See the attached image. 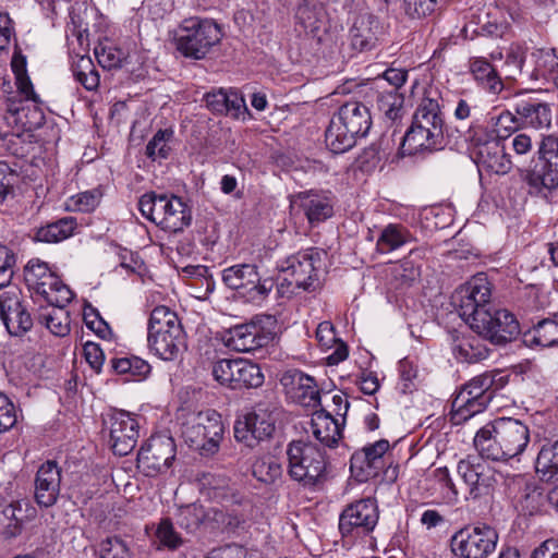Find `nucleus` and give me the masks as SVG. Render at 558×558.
<instances>
[{
    "label": "nucleus",
    "instance_id": "38",
    "mask_svg": "<svg viewBox=\"0 0 558 558\" xmlns=\"http://www.w3.org/2000/svg\"><path fill=\"white\" fill-rule=\"evenodd\" d=\"M377 108L384 116L392 121L401 120L404 108V97L396 88L377 90Z\"/></svg>",
    "mask_w": 558,
    "mask_h": 558
},
{
    "label": "nucleus",
    "instance_id": "63",
    "mask_svg": "<svg viewBox=\"0 0 558 558\" xmlns=\"http://www.w3.org/2000/svg\"><path fill=\"white\" fill-rule=\"evenodd\" d=\"M399 373L402 381V390L405 392L413 386V380L417 376L416 366L408 359H403L399 362Z\"/></svg>",
    "mask_w": 558,
    "mask_h": 558
},
{
    "label": "nucleus",
    "instance_id": "15",
    "mask_svg": "<svg viewBox=\"0 0 558 558\" xmlns=\"http://www.w3.org/2000/svg\"><path fill=\"white\" fill-rule=\"evenodd\" d=\"M379 519L375 499L364 498L348 505L339 517V531L343 537L361 538L371 534Z\"/></svg>",
    "mask_w": 558,
    "mask_h": 558
},
{
    "label": "nucleus",
    "instance_id": "11",
    "mask_svg": "<svg viewBox=\"0 0 558 558\" xmlns=\"http://www.w3.org/2000/svg\"><path fill=\"white\" fill-rule=\"evenodd\" d=\"M324 251L315 247L289 256L278 265L279 271L286 274L284 280L305 291H314L319 286V275L324 266Z\"/></svg>",
    "mask_w": 558,
    "mask_h": 558
},
{
    "label": "nucleus",
    "instance_id": "33",
    "mask_svg": "<svg viewBox=\"0 0 558 558\" xmlns=\"http://www.w3.org/2000/svg\"><path fill=\"white\" fill-rule=\"evenodd\" d=\"M414 240L408 227L401 223H389L380 231L376 242V250L380 254H388Z\"/></svg>",
    "mask_w": 558,
    "mask_h": 558
},
{
    "label": "nucleus",
    "instance_id": "29",
    "mask_svg": "<svg viewBox=\"0 0 558 558\" xmlns=\"http://www.w3.org/2000/svg\"><path fill=\"white\" fill-rule=\"evenodd\" d=\"M300 207L311 225L320 223L332 216L333 204L329 195L317 192L299 194Z\"/></svg>",
    "mask_w": 558,
    "mask_h": 558
},
{
    "label": "nucleus",
    "instance_id": "30",
    "mask_svg": "<svg viewBox=\"0 0 558 558\" xmlns=\"http://www.w3.org/2000/svg\"><path fill=\"white\" fill-rule=\"evenodd\" d=\"M307 433H311L324 446L332 448L341 438L342 430L338 420L322 410L314 413Z\"/></svg>",
    "mask_w": 558,
    "mask_h": 558
},
{
    "label": "nucleus",
    "instance_id": "54",
    "mask_svg": "<svg viewBox=\"0 0 558 558\" xmlns=\"http://www.w3.org/2000/svg\"><path fill=\"white\" fill-rule=\"evenodd\" d=\"M535 57V70L543 77L554 83V76L558 74V58L553 51L541 50Z\"/></svg>",
    "mask_w": 558,
    "mask_h": 558
},
{
    "label": "nucleus",
    "instance_id": "5",
    "mask_svg": "<svg viewBox=\"0 0 558 558\" xmlns=\"http://www.w3.org/2000/svg\"><path fill=\"white\" fill-rule=\"evenodd\" d=\"M177 420L180 425V436L190 448L198 451L203 457H210L218 452L225 426L217 411L182 410Z\"/></svg>",
    "mask_w": 558,
    "mask_h": 558
},
{
    "label": "nucleus",
    "instance_id": "50",
    "mask_svg": "<svg viewBox=\"0 0 558 558\" xmlns=\"http://www.w3.org/2000/svg\"><path fill=\"white\" fill-rule=\"evenodd\" d=\"M101 196L102 193L99 189L78 193L68 201L66 208L73 211H93L99 205Z\"/></svg>",
    "mask_w": 558,
    "mask_h": 558
},
{
    "label": "nucleus",
    "instance_id": "2",
    "mask_svg": "<svg viewBox=\"0 0 558 558\" xmlns=\"http://www.w3.org/2000/svg\"><path fill=\"white\" fill-rule=\"evenodd\" d=\"M445 119L436 99L423 98L417 106L411 126L403 135L401 150L404 155L433 153L446 146Z\"/></svg>",
    "mask_w": 558,
    "mask_h": 558
},
{
    "label": "nucleus",
    "instance_id": "36",
    "mask_svg": "<svg viewBox=\"0 0 558 558\" xmlns=\"http://www.w3.org/2000/svg\"><path fill=\"white\" fill-rule=\"evenodd\" d=\"M76 220L73 217H65L56 222L39 228L36 231L35 239L45 243H57L70 238L75 228Z\"/></svg>",
    "mask_w": 558,
    "mask_h": 558
},
{
    "label": "nucleus",
    "instance_id": "37",
    "mask_svg": "<svg viewBox=\"0 0 558 558\" xmlns=\"http://www.w3.org/2000/svg\"><path fill=\"white\" fill-rule=\"evenodd\" d=\"M252 472L257 481L265 484H275L282 478L283 468L279 458L272 454H264L254 461Z\"/></svg>",
    "mask_w": 558,
    "mask_h": 558
},
{
    "label": "nucleus",
    "instance_id": "22",
    "mask_svg": "<svg viewBox=\"0 0 558 558\" xmlns=\"http://www.w3.org/2000/svg\"><path fill=\"white\" fill-rule=\"evenodd\" d=\"M109 444L118 456H126L136 446L140 424L135 415L126 411H116L109 415Z\"/></svg>",
    "mask_w": 558,
    "mask_h": 558
},
{
    "label": "nucleus",
    "instance_id": "46",
    "mask_svg": "<svg viewBox=\"0 0 558 558\" xmlns=\"http://www.w3.org/2000/svg\"><path fill=\"white\" fill-rule=\"evenodd\" d=\"M52 284L45 282L44 290L47 293H37L43 296L50 305H68L74 293L72 290L56 275V282Z\"/></svg>",
    "mask_w": 558,
    "mask_h": 558
},
{
    "label": "nucleus",
    "instance_id": "16",
    "mask_svg": "<svg viewBox=\"0 0 558 558\" xmlns=\"http://www.w3.org/2000/svg\"><path fill=\"white\" fill-rule=\"evenodd\" d=\"M478 315L480 318H475L471 329L494 344H506L520 333L517 318L507 310L490 308Z\"/></svg>",
    "mask_w": 558,
    "mask_h": 558
},
{
    "label": "nucleus",
    "instance_id": "13",
    "mask_svg": "<svg viewBox=\"0 0 558 558\" xmlns=\"http://www.w3.org/2000/svg\"><path fill=\"white\" fill-rule=\"evenodd\" d=\"M492 283L485 274H477L453 294V303L461 318L472 326L481 312L490 310Z\"/></svg>",
    "mask_w": 558,
    "mask_h": 558
},
{
    "label": "nucleus",
    "instance_id": "7",
    "mask_svg": "<svg viewBox=\"0 0 558 558\" xmlns=\"http://www.w3.org/2000/svg\"><path fill=\"white\" fill-rule=\"evenodd\" d=\"M220 26L211 19L190 16L179 24L174 34L175 49L185 58L204 59L220 43Z\"/></svg>",
    "mask_w": 558,
    "mask_h": 558
},
{
    "label": "nucleus",
    "instance_id": "34",
    "mask_svg": "<svg viewBox=\"0 0 558 558\" xmlns=\"http://www.w3.org/2000/svg\"><path fill=\"white\" fill-rule=\"evenodd\" d=\"M470 71L477 84L490 94H499L504 89V83L496 69L483 57L470 60Z\"/></svg>",
    "mask_w": 558,
    "mask_h": 558
},
{
    "label": "nucleus",
    "instance_id": "60",
    "mask_svg": "<svg viewBox=\"0 0 558 558\" xmlns=\"http://www.w3.org/2000/svg\"><path fill=\"white\" fill-rule=\"evenodd\" d=\"M16 423L15 407L9 397L0 391V426L8 430Z\"/></svg>",
    "mask_w": 558,
    "mask_h": 558
},
{
    "label": "nucleus",
    "instance_id": "6",
    "mask_svg": "<svg viewBox=\"0 0 558 558\" xmlns=\"http://www.w3.org/2000/svg\"><path fill=\"white\" fill-rule=\"evenodd\" d=\"M147 344L150 352L163 361H175L186 348L185 332L175 312L156 306L149 316Z\"/></svg>",
    "mask_w": 558,
    "mask_h": 558
},
{
    "label": "nucleus",
    "instance_id": "12",
    "mask_svg": "<svg viewBox=\"0 0 558 558\" xmlns=\"http://www.w3.org/2000/svg\"><path fill=\"white\" fill-rule=\"evenodd\" d=\"M498 533L486 525H469L450 538V548L457 558H487L497 546Z\"/></svg>",
    "mask_w": 558,
    "mask_h": 558
},
{
    "label": "nucleus",
    "instance_id": "4",
    "mask_svg": "<svg viewBox=\"0 0 558 558\" xmlns=\"http://www.w3.org/2000/svg\"><path fill=\"white\" fill-rule=\"evenodd\" d=\"M372 126V117L366 105L348 101L332 116L325 132L326 146L335 154L351 149L359 137H364Z\"/></svg>",
    "mask_w": 558,
    "mask_h": 558
},
{
    "label": "nucleus",
    "instance_id": "62",
    "mask_svg": "<svg viewBox=\"0 0 558 558\" xmlns=\"http://www.w3.org/2000/svg\"><path fill=\"white\" fill-rule=\"evenodd\" d=\"M84 355L90 367L99 373L105 361V355L99 344L86 342L84 345Z\"/></svg>",
    "mask_w": 558,
    "mask_h": 558
},
{
    "label": "nucleus",
    "instance_id": "20",
    "mask_svg": "<svg viewBox=\"0 0 558 558\" xmlns=\"http://www.w3.org/2000/svg\"><path fill=\"white\" fill-rule=\"evenodd\" d=\"M175 458V444L171 436H151L137 454V468L146 476H155L169 469Z\"/></svg>",
    "mask_w": 558,
    "mask_h": 558
},
{
    "label": "nucleus",
    "instance_id": "17",
    "mask_svg": "<svg viewBox=\"0 0 558 558\" xmlns=\"http://www.w3.org/2000/svg\"><path fill=\"white\" fill-rule=\"evenodd\" d=\"M526 182L536 190L558 187V136L550 134L542 137L537 159L526 175Z\"/></svg>",
    "mask_w": 558,
    "mask_h": 558
},
{
    "label": "nucleus",
    "instance_id": "40",
    "mask_svg": "<svg viewBox=\"0 0 558 558\" xmlns=\"http://www.w3.org/2000/svg\"><path fill=\"white\" fill-rule=\"evenodd\" d=\"M52 308L39 315V322L54 336L65 337L70 332V315L66 305H51Z\"/></svg>",
    "mask_w": 558,
    "mask_h": 558
},
{
    "label": "nucleus",
    "instance_id": "8",
    "mask_svg": "<svg viewBox=\"0 0 558 558\" xmlns=\"http://www.w3.org/2000/svg\"><path fill=\"white\" fill-rule=\"evenodd\" d=\"M138 208L145 218L169 232L182 231L192 221L186 204L173 194L145 193L138 201Z\"/></svg>",
    "mask_w": 558,
    "mask_h": 558
},
{
    "label": "nucleus",
    "instance_id": "48",
    "mask_svg": "<svg viewBox=\"0 0 558 558\" xmlns=\"http://www.w3.org/2000/svg\"><path fill=\"white\" fill-rule=\"evenodd\" d=\"M481 465V469H477L478 471L473 480L474 483L469 487L473 498L487 495L497 482L495 470L486 461Z\"/></svg>",
    "mask_w": 558,
    "mask_h": 558
},
{
    "label": "nucleus",
    "instance_id": "10",
    "mask_svg": "<svg viewBox=\"0 0 558 558\" xmlns=\"http://www.w3.org/2000/svg\"><path fill=\"white\" fill-rule=\"evenodd\" d=\"M468 141L480 172L504 175L511 170L510 156L499 141L482 128H470Z\"/></svg>",
    "mask_w": 558,
    "mask_h": 558
},
{
    "label": "nucleus",
    "instance_id": "45",
    "mask_svg": "<svg viewBox=\"0 0 558 558\" xmlns=\"http://www.w3.org/2000/svg\"><path fill=\"white\" fill-rule=\"evenodd\" d=\"M205 519V512L201 505L191 504L181 507L177 513L178 525L189 533L195 532Z\"/></svg>",
    "mask_w": 558,
    "mask_h": 558
},
{
    "label": "nucleus",
    "instance_id": "43",
    "mask_svg": "<svg viewBox=\"0 0 558 558\" xmlns=\"http://www.w3.org/2000/svg\"><path fill=\"white\" fill-rule=\"evenodd\" d=\"M94 53L100 66L108 70L120 68L126 59L125 51L109 39L99 41Z\"/></svg>",
    "mask_w": 558,
    "mask_h": 558
},
{
    "label": "nucleus",
    "instance_id": "44",
    "mask_svg": "<svg viewBox=\"0 0 558 558\" xmlns=\"http://www.w3.org/2000/svg\"><path fill=\"white\" fill-rule=\"evenodd\" d=\"M73 74L87 90H95L99 86V74L90 57H78L73 64Z\"/></svg>",
    "mask_w": 558,
    "mask_h": 558
},
{
    "label": "nucleus",
    "instance_id": "21",
    "mask_svg": "<svg viewBox=\"0 0 558 558\" xmlns=\"http://www.w3.org/2000/svg\"><path fill=\"white\" fill-rule=\"evenodd\" d=\"M390 448L386 439H380L355 451L350 459V471L359 482H367L379 475L386 468L385 454Z\"/></svg>",
    "mask_w": 558,
    "mask_h": 558
},
{
    "label": "nucleus",
    "instance_id": "51",
    "mask_svg": "<svg viewBox=\"0 0 558 558\" xmlns=\"http://www.w3.org/2000/svg\"><path fill=\"white\" fill-rule=\"evenodd\" d=\"M240 369L238 383L239 389L241 388H257L264 383V374L260 367L245 359L240 361Z\"/></svg>",
    "mask_w": 558,
    "mask_h": 558
},
{
    "label": "nucleus",
    "instance_id": "41",
    "mask_svg": "<svg viewBox=\"0 0 558 558\" xmlns=\"http://www.w3.org/2000/svg\"><path fill=\"white\" fill-rule=\"evenodd\" d=\"M535 469L543 481H551L558 475V440L542 447L536 458Z\"/></svg>",
    "mask_w": 558,
    "mask_h": 558
},
{
    "label": "nucleus",
    "instance_id": "53",
    "mask_svg": "<svg viewBox=\"0 0 558 558\" xmlns=\"http://www.w3.org/2000/svg\"><path fill=\"white\" fill-rule=\"evenodd\" d=\"M156 537L159 543L169 549H177L183 544V538L174 530L170 519H162L157 527Z\"/></svg>",
    "mask_w": 558,
    "mask_h": 558
},
{
    "label": "nucleus",
    "instance_id": "52",
    "mask_svg": "<svg viewBox=\"0 0 558 558\" xmlns=\"http://www.w3.org/2000/svg\"><path fill=\"white\" fill-rule=\"evenodd\" d=\"M98 553L99 558H131L129 546L118 536L102 539L99 544Z\"/></svg>",
    "mask_w": 558,
    "mask_h": 558
},
{
    "label": "nucleus",
    "instance_id": "47",
    "mask_svg": "<svg viewBox=\"0 0 558 558\" xmlns=\"http://www.w3.org/2000/svg\"><path fill=\"white\" fill-rule=\"evenodd\" d=\"M173 137V131L159 130L147 143L145 154L151 160L166 159L170 153L169 143Z\"/></svg>",
    "mask_w": 558,
    "mask_h": 558
},
{
    "label": "nucleus",
    "instance_id": "1",
    "mask_svg": "<svg viewBox=\"0 0 558 558\" xmlns=\"http://www.w3.org/2000/svg\"><path fill=\"white\" fill-rule=\"evenodd\" d=\"M530 441L529 427L512 417H499L477 430L474 447L487 460L506 462L519 457Z\"/></svg>",
    "mask_w": 558,
    "mask_h": 558
},
{
    "label": "nucleus",
    "instance_id": "58",
    "mask_svg": "<svg viewBox=\"0 0 558 558\" xmlns=\"http://www.w3.org/2000/svg\"><path fill=\"white\" fill-rule=\"evenodd\" d=\"M15 262L14 253L5 245H0V289L10 283Z\"/></svg>",
    "mask_w": 558,
    "mask_h": 558
},
{
    "label": "nucleus",
    "instance_id": "3",
    "mask_svg": "<svg viewBox=\"0 0 558 558\" xmlns=\"http://www.w3.org/2000/svg\"><path fill=\"white\" fill-rule=\"evenodd\" d=\"M290 478L304 488L320 489L330 477V463L325 449L317 445L294 440L287 447Z\"/></svg>",
    "mask_w": 558,
    "mask_h": 558
},
{
    "label": "nucleus",
    "instance_id": "9",
    "mask_svg": "<svg viewBox=\"0 0 558 558\" xmlns=\"http://www.w3.org/2000/svg\"><path fill=\"white\" fill-rule=\"evenodd\" d=\"M222 282L231 290L238 291L246 302L260 305L272 290L270 279H263L254 264H236L221 271Z\"/></svg>",
    "mask_w": 558,
    "mask_h": 558
},
{
    "label": "nucleus",
    "instance_id": "25",
    "mask_svg": "<svg viewBox=\"0 0 558 558\" xmlns=\"http://www.w3.org/2000/svg\"><path fill=\"white\" fill-rule=\"evenodd\" d=\"M381 35L383 26L378 17L367 10L361 11L349 31L350 46L355 52L371 51L376 48Z\"/></svg>",
    "mask_w": 558,
    "mask_h": 558
},
{
    "label": "nucleus",
    "instance_id": "19",
    "mask_svg": "<svg viewBox=\"0 0 558 558\" xmlns=\"http://www.w3.org/2000/svg\"><path fill=\"white\" fill-rule=\"evenodd\" d=\"M277 414L275 410L259 404L252 413L234 423V437L248 448L256 447L260 441L269 439L275 432Z\"/></svg>",
    "mask_w": 558,
    "mask_h": 558
},
{
    "label": "nucleus",
    "instance_id": "59",
    "mask_svg": "<svg viewBox=\"0 0 558 558\" xmlns=\"http://www.w3.org/2000/svg\"><path fill=\"white\" fill-rule=\"evenodd\" d=\"M438 0H404L405 14L412 19H421L435 11Z\"/></svg>",
    "mask_w": 558,
    "mask_h": 558
},
{
    "label": "nucleus",
    "instance_id": "42",
    "mask_svg": "<svg viewBox=\"0 0 558 558\" xmlns=\"http://www.w3.org/2000/svg\"><path fill=\"white\" fill-rule=\"evenodd\" d=\"M111 366L118 374H130L135 381L146 379L151 372L149 363L138 356L112 359Z\"/></svg>",
    "mask_w": 558,
    "mask_h": 558
},
{
    "label": "nucleus",
    "instance_id": "28",
    "mask_svg": "<svg viewBox=\"0 0 558 558\" xmlns=\"http://www.w3.org/2000/svg\"><path fill=\"white\" fill-rule=\"evenodd\" d=\"M207 108L215 114L239 119L247 112L244 98L235 89H213L204 96Z\"/></svg>",
    "mask_w": 558,
    "mask_h": 558
},
{
    "label": "nucleus",
    "instance_id": "14",
    "mask_svg": "<svg viewBox=\"0 0 558 558\" xmlns=\"http://www.w3.org/2000/svg\"><path fill=\"white\" fill-rule=\"evenodd\" d=\"M486 384L475 376L462 386L451 402L450 421L453 424H462L487 409L493 397Z\"/></svg>",
    "mask_w": 558,
    "mask_h": 558
},
{
    "label": "nucleus",
    "instance_id": "49",
    "mask_svg": "<svg viewBox=\"0 0 558 558\" xmlns=\"http://www.w3.org/2000/svg\"><path fill=\"white\" fill-rule=\"evenodd\" d=\"M492 125L494 126L495 138H507L512 133L522 128L518 114L510 110H504L498 116L490 118Z\"/></svg>",
    "mask_w": 558,
    "mask_h": 558
},
{
    "label": "nucleus",
    "instance_id": "32",
    "mask_svg": "<svg viewBox=\"0 0 558 558\" xmlns=\"http://www.w3.org/2000/svg\"><path fill=\"white\" fill-rule=\"evenodd\" d=\"M481 336H463L454 340L452 352L457 361L477 363L488 356L489 350Z\"/></svg>",
    "mask_w": 558,
    "mask_h": 558
},
{
    "label": "nucleus",
    "instance_id": "57",
    "mask_svg": "<svg viewBox=\"0 0 558 558\" xmlns=\"http://www.w3.org/2000/svg\"><path fill=\"white\" fill-rule=\"evenodd\" d=\"M19 174L7 161L0 160V204L13 194V187L17 182Z\"/></svg>",
    "mask_w": 558,
    "mask_h": 558
},
{
    "label": "nucleus",
    "instance_id": "23",
    "mask_svg": "<svg viewBox=\"0 0 558 558\" xmlns=\"http://www.w3.org/2000/svg\"><path fill=\"white\" fill-rule=\"evenodd\" d=\"M0 317L13 336H22L33 327V318L21 303V292L11 287L0 294Z\"/></svg>",
    "mask_w": 558,
    "mask_h": 558
},
{
    "label": "nucleus",
    "instance_id": "55",
    "mask_svg": "<svg viewBox=\"0 0 558 558\" xmlns=\"http://www.w3.org/2000/svg\"><path fill=\"white\" fill-rule=\"evenodd\" d=\"M485 457H482L481 453L478 456H468L464 459H461L457 464V472L460 477L463 480L464 484L470 487L473 484V480L477 473V469H481V464L484 463Z\"/></svg>",
    "mask_w": 558,
    "mask_h": 558
},
{
    "label": "nucleus",
    "instance_id": "64",
    "mask_svg": "<svg viewBox=\"0 0 558 558\" xmlns=\"http://www.w3.org/2000/svg\"><path fill=\"white\" fill-rule=\"evenodd\" d=\"M531 558H558V539L544 541L533 550Z\"/></svg>",
    "mask_w": 558,
    "mask_h": 558
},
{
    "label": "nucleus",
    "instance_id": "24",
    "mask_svg": "<svg viewBox=\"0 0 558 558\" xmlns=\"http://www.w3.org/2000/svg\"><path fill=\"white\" fill-rule=\"evenodd\" d=\"M280 383L293 402L305 408L320 404V393L312 376L299 369H289L282 374Z\"/></svg>",
    "mask_w": 558,
    "mask_h": 558
},
{
    "label": "nucleus",
    "instance_id": "61",
    "mask_svg": "<svg viewBox=\"0 0 558 558\" xmlns=\"http://www.w3.org/2000/svg\"><path fill=\"white\" fill-rule=\"evenodd\" d=\"M482 381H486L487 391L492 392L494 398L496 392L502 389L509 381L508 375H505L501 371L486 372L478 375Z\"/></svg>",
    "mask_w": 558,
    "mask_h": 558
},
{
    "label": "nucleus",
    "instance_id": "18",
    "mask_svg": "<svg viewBox=\"0 0 558 558\" xmlns=\"http://www.w3.org/2000/svg\"><path fill=\"white\" fill-rule=\"evenodd\" d=\"M275 319L270 315H257L251 322L235 325L228 330L227 345L238 352H250L266 345L271 340L267 326Z\"/></svg>",
    "mask_w": 558,
    "mask_h": 558
},
{
    "label": "nucleus",
    "instance_id": "31",
    "mask_svg": "<svg viewBox=\"0 0 558 558\" xmlns=\"http://www.w3.org/2000/svg\"><path fill=\"white\" fill-rule=\"evenodd\" d=\"M294 16L305 32L315 33L326 24L327 10L320 0H300Z\"/></svg>",
    "mask_w": 558,
    "mask_h": 558
},
{
    "label": "nucleus",
    "instance_id": "27",
    "mask_svg": "<svg viewBox=\"0 0 558 558\" xmlns=\"http://www.w3.org/2000/svg\"><path fill=\"white\" fill-rule=\"evenodd\" d=\"M513 110L518 114L522 128L548 130L551 126V107L537 97L527 96L518 99L513 105Z\"/></svg>",
    "mask_w": 558,
    "mask_h": 558
},
{
    "label": "nucleus",
    "instance_id": "35",
    "mask_svg": "<svg viewBox=\"0 0 558 558\" xmlns=\"http://www.w3.org/2000/svg\"><path fill=\"white\" fill-rule=\"evenodd\" d=\"M24 279L28 289L34 293H46L44 290L45 282L49 284H52L51 281L56 282V274L47 263L34 258L24 268Z\"/></svg>",
    "mask_w": 558,
    "mask_h": 558
},
{
    "label": "nucleus",
    "instance_id": "26",
    "mask_svg": "<svg viewBox=\"0 0 558 558\" xmlns=\"http://www.w3.org/2000/svg\"><path fill=\"white\" fill-rule=\"evenodd\" d=\"M61 468L54 461L40 465L35 477L34 497L38 506L52 507L60 495Z\"/></svg>",
    "mask_w": 558,
    "mask_h": 558
},
{
    "label": "nucleus",
    "instance_id": "39",
    "mask_svg": "<svg viewBox=\"0 0 558 558\" xmlns=\"http://www.w3.org/2000/svg\"><path fill=\"white\" fill-rule=\"evenodd\" d=\"M525 337L532 343L544 348L558 345V322L550 318L542 319L526 332Z\"/></svg>",
    "mask_w": 558,
    "mask_h": 558
},
{
    "label": "nucleus",
    "instance_id": "56",
    "mask_svg": "<svg viewBox=\"0 0 558 558\" xmlns=\"http://www.w3.org/2000/svg\"><path fill=\"white\" fill-rule=\"evenodd\" d=\"M526 49L519 45L513 44L510 46L506 54V66L508 68V76L514 77L517 74L522 72L523 64L525 62Z\"/></svg>",
    "mask_w": 558,
    "mask_h": 558
}]
</instances>
